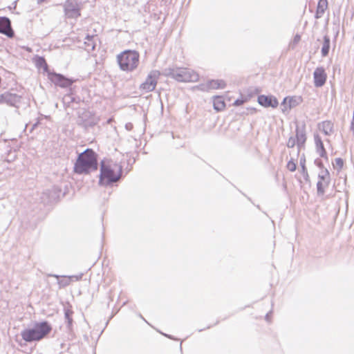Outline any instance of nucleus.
Wrapping results in <instances>:
<instances>
[{"instance_id": "nucleus-25", "label": "nucleus", "mask_w": 354, "mask_h": 354, "mask_svg": "<svg viewBox=\"0 0 354 354\" xmlns=\"http://www.w3.org/2000/svg\"><path fill=\"white\" fill-rule=\"evenodd\" d=\"M288 102V108L296 106L299 104V99L295 97H287Z\"/></svg>"}, {"instance_id": "nucleus-3", "label": "nucleus", "mask_w": 354, "mask_h": 354, "mask_svg": "<svg viewBox=\"0 0 354 354\" xmlns=\"http://www.w3.org/2000/svg\"><path fill=\"white\" fill-rule=\"evenodd\" d=\"M120 68L124 71H133L139 64L140 55L136 50H124L117 56Z\"/></svg>"}, {"instance_id": "nucleus-35", "label": "nucleus", "mask_w": 354, "mask_h": 354, "mask_svg": "<svg viewBox=\"0 0 354 354\" xmlns=\"http://www.w3.org/2000/svg\"><path fill=\"white\" fill-rule=\"evenodd\" d=\"M38 3H41L44 2L46 0H37Z\"/></svg>"}, {"instance_id": "nucleus-6", "label": "nucleus", "mask_w": 354, "mask_h": 354, "mask_svg": "<svg viewBox=\"0 0 354 354\" xmlns=\"http://www.w3.org/2000/svg\"><path fill=\"white\" fill-rule=\"evenodd\" d=\"M160 75L158 71H151L148 74L145 81L140 86V89L146 93L153 91L156 88Z\"/></svg>"}, {"instance_id": "nucleus-16", "label": "nucleus", "mask_w": 354, "mask_h": 354, "mask_svg": "<svg viewBox=\"0 0 354 354\" xmlns=\"http://www.w3.org/2000/svg\"><path fill=\"white\" fill-rule=\"evenodd\" d=\"M314 140L317 153L319 154L321 157L327 158L326 151L324 149V144L321 137L319 135L315 134L314 136Z\"/></svg>"}, {"instance_id": "nucleus-15", "label": "nucleus", "mask_w": 354, "mask_h": 354, "mask_svg": "<svg viewBox=\"0 0 354 354\" xmlns=\"http://www.w3.org/2000/svg\"><path fill=\"white\" fill-rule=\"evenodd\" d=\"M297 142V146L298 148V153H299L300 149L304 147V144L306 140V136L304 129H300L297 127L296 129V136L295 138Z\"/></svg>"}, {"instance_id": "nucleus-28", "label": "nucleus", "mask_w": 354, "mask_h": 354, "mask_svg": "<svg viewBox=\"0 0 354 354\" xmlns=\"http://www.w3.org/2000/svg\"><path fill=\"white\" fill-rule=\"evenodd\" d=\"M287 168L290 171H295L297 168L296 163L292 160H290L287 164Z\"/></svg>"}, {"instance_id": "nucleus-4", "label": "nucleus", "mask_w": 354, "mask_h": 354, "mask_svg": "<svg viewBox=\"0 0 354 354\" xmlns=\"http://www.w3.org/2000/svg\"><path fill=\"white\" fill-rule=\"evenodd\" d=\"M51 330L47 322L36 324L32 328L26 329L21 332V337L26 342L38 341L44 337Z\"/></svg>"}, {"instance_id": "nucleus-12", "label": "nucleus", "mask_w": 354, "mask_h": 354, "mask_svg": "<svg viewBox=\"0 0 354 354\" xmlns=\"http://www.w3.org/2000/svg\"><path fill=\"white\" fill-rule=\"evenodd\" d=\"M0 33L9 38L14 37V31L11 26V21L6 17H0Z\"/></svg>"}, {"instance_id": "nucleus-22", "label": "nucleus", "mask_w": 354, "mask_h": 354, "mask_svg": "<svg viewBox=\"0 0 354 354\" xmlns=\"http://www.w3.org/2000/svg\"><path fill=\"white\" fill-rule=\"evenodd\" d=\"M94 39V37L93 36H87L86 37V39L87 41H86L84 42L85 45H86V50L88 51H91V50H93L94 48H95V44L93 41V39Z\"/></svg>"}, {"instance_id": "nucleus-14", "label": "nucleus", "mask_w": 354, "mask_h": 354, "mask_svg": "<svg viewBox=\"0 0 354 354\" xmlns=\"http://www.w3.org/2000/svg\"><path fill=\"white\" fill-rule=\"evenodd\" d=\"M258 102L265 107L275 108L278 106V101L273 96L259 95L258 97Z\"/></svg>"}, {"instance_id": "nucleus-30", "label": "nucleus", "mask_w": 354, "mask_h": 354, "mask_svg": "<svg viewBox=\"0 0 354 354\" xmlns=\"http://www.w3.org/2000/svg\"><path fill=\"white\" fill-rule=\"evenodd\" d=\"M243 103V100H239V99H238V100H235V101H234V106H240V105H241Z\"/></svg>"}, {"instance_id": "nucleus-8", "label": "nucleus", "mask_w": 354, "mask_h": 354, "mask_svg": "<svg viewBox=\"0 0 354 354\" xmlns=\"http://www.w3.org/2000/svg\"><path fill=\"white\" fill-rule=\"evenodd\" d=\"M64 12L68 18L76 19L80 16V6L75 0H68L66 1Z\"/></svg>"}, {"instance_id": "nucleus-21", "label": "nucleus", "mask_w": 354, "mask_h": 354, "mask_svg": "<svg viewBox=\"0 0 354 354\" xmlns=\"http://www.w3.org/2000/svg\"><path fill=\"white\" fill-rule=\"evenodd\" d=\"M299 163H300V166H301V174H302L304 179L306 180H309V175L308 174V171H307V169L306 167V158H305L304 155H303L300 158Z\"/></svg>"}, {"instance_id": "nucleus-34", "label": "nucleus", "mask_w": 354, "mask_h": 354, "mask_svg": "<svg viewBox=\"0 0 354 354\" xmlns=\"http://www.w3.org/2000/svg\"><path fill=\"white\" fill-rule=\"evenodd\" d=\"M126 128H127V129H128V130H131V128H132V124H126Z\"/></svg>"}, {"instance_id": "nucleus-29", "label": "nucleus", "mask_w": 354, "mask_h": 354, "mask_svg": "<svg viewBox=\"0 0 354 354\" xmlns=\"http://www.w3.org/2000/svg\"><path fill=\"white\" fill-rule=\"evenodd\" d=\"M344 165V161L342 158H337L335 160L334 167H338V169H341Z\"/></svg>"}, {"instance_id": "nucleus-37", "label": "nucleus", "mask_w": 354, "mask_h": 354, "mask_svg": "<svg viewBox=\"0 0 354 354\" xmlns=\"http://www.w3.org/2000/svg\"><path fill=\"white\" fill-rule=\"evenodd\" d=\"M84 114H85L86 116H87L88 115L90 114V113L86 111V112L84 113Z\"/></svg>"}, {"instance_id": "nucleus-32", "label": "nucleus", "mask_w": 354, "mask_h": 354, "mask_svg": "<svg viewBox=\"0 0 354 354\" xmlns=\"http://www.w3.org/2000/svg\"><path fill=\"white\" fill-rule=\"evenodd\" d=\"M93 124H95V122L93 121H88L87 122L85 120V125H92Z\"/></svg>"}, {"instance_id": "nucleus-23", "label": "nucleus", "mask_w": 354, "mask_h": 354, "mask_svg": "<svg viewBox=\"0 0 354 354\" xmlns=\"http://www.w3.org/2000/svg\"><path fill=\"white\" fill-rule=\"evenodd\" d=\"M36 65L39 68H43L45 71H47L48 70V65L46 62L45 59L42 57H39L37 58L36 61Z\"/></svg>"}, {"instance_id": "nucleus-10", "label": "nucleus", "mask_w": 354, "mask_h": 354, "mask_svg": "<svg viewBox=\"0 0 354 354\" xmlns=\"http://www.w3.org/2000/svg\"><path fill=\"white\" fill-rule=\"evenodd\" d=\"M20 101L21 96L15 93L6 92L0 95V104L17 107Z\"/></svg>"}, {"instance_id": "nucleus-18", "label": "nucleus", "mask_w": 354, "mask_h": 354, "mask_svg": "<svg viewBox=\"0 0 354 354\" xmlns=\"http://www.w3.org/2000/svg\"><path fill=\"white\" fill-rule=\"evenodd\" d=\"M319 129L326 136H330L333 131V124L330 121H324L319 124Z\"/></svg>"}, {"instance_id": "nucleus-19", "label": "nucleus", "mask_w": 354, "mask_h": 354, "mask_svg": "<svg viewBox=\"0 0 354 354\" xmlns=\"http://www.w3.org/2000/svg\"><path fill=\"white\" fill-rule=\"evenodd\" d=\"M213 105L214 109L217 111H223L225 107V103L220 96H216L214 98Z\"/></svg>"}, {"instance_id": "nucleus-17", "label": "nucleus", "mask_w": 354, "mask_h": 354, "mask_svg": "<svg viewBox=\"0 0 354 354\" xmlns=\"http://www.w3.org/2000/svg\"><path fill=\"white\" fill-rule=\"evenodd\" d=\"M328 8V1L327 0H319L317 7V10L315 13V18L319 19L322 17L326 10Z\"/></svg>"}, {"instance_id": "nucleus-27", "label": "nucleus", "mask_w": 354, "mask_h": 354, "mask_svg": "<svg viewBox=\"0 0 354 354\" xmlns=\"http://www.w3.org/2000/svg\"><path fill=\"white\" fill-rule=\"evenodd\" d=\"M295 145H297L296 139L293 136L290 137L287 142V147L288 148H292Z\"/></svg>"}, {"instance_id": "nucleus-1", "label": "nucleus", "mask_w": 354, "mask_h": 354, "mask_svg": "<svg viewBox=\"0 0 354 354\" xmlns=\"http://www.w3.org/2000/svg\"><path fill=\"white\" fill-rule=\"evenodd\" d=\"M122 173V167L112 160L105 159L100 163L99 183L101 185H109L118 182Z\"/></svg>"}, {"instance_id": "nucleus-11", "label": "nucleus", "mask_w": 354, "mask_h": 354, "mask_svg": "<svg viewBox=\"0 0 354 354\" xmlns=\"http://www.w3.org/2000/svg\"><path fill=\"white\" fill-rule=\"evenodd\" d=\"M225 86V83L223 80H209L206 83H203L198 85L196 87L203 91H207L210 89H218V88H223Z\"/></svg>"}, {"instance_id": "nucleus-36", "label": "nucleus", "mask_w": 354, "mask_h": 354, "mask_svg": "<svg viewBox=\"0 0 354 354\" xmlns=\"http://www.w3.org/2000/svg\"><path fill=\"white\" fill-rule=\"evenodd\" d=\"M48 191H46V192H44V193H43V195H44V196L48 195Z\"/></svg>"}, {"instance_id": "nucleus-20", "label": "nucleus", "mask_w": 354, "mask_h": 354, "mask_svg": "<svg viewBox=\"0 0 354 354\" xmlns=\"http://www.w3.org/2000/svg\"><path fill=\"white\" fill-rule=\"evenodd\" d=\"M330 50V38L328 36L325 35L324 37L323 46L322 48V55L323 57H326L329 53Z\"/></svg>"}, {"instance_id": "nucleus-24", "label": "nucleus", "mask_w": 354, "mask_h": 354, "mask_svg": "<svg viewBox=\"0 0 354 354\" xmlns=\"http://www.w3.org/2000/svg\"><path fill=\"white\" fill-rule=\"evenodd\" d=\"M72 313L73 312L71 310H66L64 313V317L66 319V322L68 324V328H71L72 326L73 319H72Z\"/></svg>"}, {"instance_id": "nucleus-9", "label": "nucleus", "mask_w": 354, "mask_h": 354, "mask_svg": "<svg viewBox=\"0 0 354 354\" xmlns=\"http://www.w3.org/2000/svg\"><path fill=\"white\" fill-rule=\"evenodd\" d=\"M319 180L317 183V189L318 194L323 195L324 189L328 186L330 183V174L327 169L320 171L318 175Z\"/></svg>"}, {"instance_id": "nucleus-31", "label": "nucleus", "mask_w": 354, "mask_h": 354, "mask_svg": "<svg viewBox=\"0 0 354 354\" xmlns=\"http://www.w3.org/2000/svg\"><path fill=\"white\" fill-rule=\"evenodd\" d=\"M315 163H316V165H317L319 168H321V169H322H322H324L323 164H322V162L320 160H315Z\"/></svg>"}, {"instance_id": "nucleus-33", "label": "nucleus", "mask_w": 354, "mask_h": 354, "mask_svg": "<svg viewBox=\"0 0 354 354\" xmlns=\"http://www.w3.org/2000/svg\"><path fill=\"white\" fill-rule=\"evenodd\" d=\"M270 313H267V314H266V315L265 319H266V320L267 322H270Z\"/></svg>"}, {"instance_id": "nucleus-5", "label": "nucleus", "mask_w": 354, "mask_h": 354, "mask_svg": "<svg viewBox=\"0 0 354 354\" xmlns=\"http://www.w3.org/2000/svg\"><path fill=\"white\" fill-rule=\"evenodd\" d=\"M165 75L178 82H196L199 77L198 73L187 68H167Z\"/></svg>"}, {"instance_id": "nucleus-26", "label": "nucleus", "mask_w": 354, "mask_h": 354, "mask_svg": "<svg viewBox=\"0 0 354 354\" xmlns=\"http://www.w3.org/2000/svg\"><path fill=\"white\" fill-rule=\"evenodd\" d=\"M290 109H291V108H288V97H285L281 103V110L285 113Z\"/></svg>"}, {"instance_id": "nucleus-38", "label": "nucleus", "mask_w": 354, "mask_h": 354, "mask_svg": "<svg viewBox=\"0 0 354 354\" xmlns=\"http://www.w3.org/2000/svg\"><path fill=\"white\" fill-rule=\"evenodd\" d=\"M53 277H55V278H59V276L58 275H56V274H54V275H52Z\"/></svg>"}, {"instance_id": "nucleus-13", "label": "nucleus", "mask_w": 354, "mask_h": 354, "mask_svg": "<svg viewBox=\"0 0 354 354\" xmlns=\"http://www.w3.org/2000/svg\"><path fill=\"white\" fill-rule=\"evenodd\" d=\"M313 77L315 86L316 87L322 86L325 84L327 77L324 68L317 67L313 73Z\"/></svg>"}, {"instance_id": "nucleus-2", "label": "nucleus", "mask_w": 354, "mask_h": 354, "mask_svg": "<svg viewBox=\"0 0 354 354\" xmlns=\"http://www.w3.org/2000/svg\"><path fill=\"white\" fill-rule=\"evenodd\" d=\"M97 169V162L95 153L87 149L81 153L75 164L74 171L79 174H88L90 171H95Z\"/></svg>"}, {"instance_id": "nucleus-7", "label": "nucleus", "mask_w": 354, "mask_h": 354, "mask_svg": "<svg viewBox=\"0 0 354 354\" xmlns=\"http://www.w3.org/2000/svg\"><path fill=\"white\" fill-rule=\"evenodd\" d=\"M48 79L56 86L62 88L69 87L73 82L72 80L66 78L64 75L56 73H48Z\"/></svg>"}]
</instances>
